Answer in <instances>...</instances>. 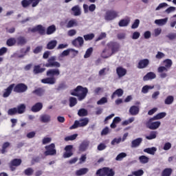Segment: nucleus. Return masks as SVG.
Segmentation results:
<instances>
[{"label": "nucleus", "instance_id": "f257e3e1", "mask_svg": "<svg viewBox=\"0 0 176 176\" xmlns=\"http://www.w3.org/2000/svg\"><path fill=\"white\" fill-rule=\"evenodd\" d=\"M163 65L160 66L157 69V72H159L160 78L162 79H164L165 78H167V73L168 72V69L171 68V66L173 65V60L171 59H166L163 61Z\"/></svg>", "mask_w": 176, "mask_h": 176}, {"label": "nucleus", "instance_id": "f03ea898", "mask_svg": "<svg viewBox=\"0 0 176 176\" xmlns=\"http://www.w3.org/2000/svg\"><path fill=\"white\" fill-rule=\"evenodd\" d=\"M87 93H89V89L86 87L84 88L82 86H78L74 90L70 91V94L72 96L78 97L79 101L85 100V98H86V96H87Z\"/></svg>", "mask_w": 176, "mask_h": 176}, {"label": "nucleus", "instance_id": "7ed1b4c3", "mask_svg": "<svg viewBox=\"0 0 176 176\" xmlns=\"http://www.w3.org/2000/svg\"><path fill=\"white\" fill-rule=\"evenodd\" d=\"M120 47L118 45H107L101 53V57L102 58H109L111 56L115 54V53L119 52Z\"/></svg>", "mask_w": 176, "mask_h": 176}, {"label": "nucleus", "instance_id": "20e7f679", "mask_svg": "<svg viewBox=\"0 0 176 176\" xmlns=\"http://www.w3.org/2000/svg\"><path fill=\"white\" fill-rule=\"evenodd\" d=\"M89 118H81L78 120H75L74 124L70 126V130L78 129V127H86L89 124Z\"/></svg>", "mask_w": 176, "mask_h": 176}, {"label": "nucleus", "instance_id": "39448f33", "mask_svg": "<svg viewBox=\"0 0 176 176\" xmlns=\"http://www.w3.org/2000/svg\"><path fill=\"white\" fill-rule=\"evenodd\" d=\"M39 2H42V0H22L21 5L24 9H27V8H30V6L36 8V6L39 5Z\"/></svg>", "mask_w": 176, "mask_h": 176}, {"label": "nucleus", "instance_id": "423d86ee", "mask_svg": "<svg viewBox=\"0 0 176 176\" xmlns=\"http://www.w3.org/2000/svg\"><path fill=\"white\" fill-rule=\"evenodd\" d=\"M153 120H157L153 119V117L150 118L146 122V127H147V129H149L150 130H157V129L160 127L162 122H160V121L153 122Z\"/></svg>", "mask_w": 176, "mask_h": 176}, {"label": "nucleus", "instance_id": "0eeeda50", "mask_svg": "<svg viewBox=\"0 0 176 176\" xmlns=\"http://www.w3.org/2000/svg\"><path fill=\"white\" fill-rule=\"evenodd\" d=\"M45 151L44 152L45 156H54L57 155V150H56V145L52 143L50 145L45 146Z\"/></svg>", "mask_w": 176, "mask_h": 176}, {"label": "nucleus", "instance_id": "6e6552de", "mask_svg": "<svg viewBox=\"0 0 176 176\" xmlns=\"http://www.w3.org/2000/svg\"><path fill=\"white\" fill-rule=\"evenodd\" d=\"M56 56H51L48 60H47V63L45 65L47 68H60L61 67V64L60 63L56 61Z\"/></svg>", "mask_w": 176, "mask_h": 176}, {"label": "nucleus", "instance_id": "1a4fd4ad", "mask_svg": "<svg viewBox=\"0 0 176 176\" xmlns=\"http://www.w3.org/2000/svg\"><path fill=\"white\" fill-rule=\"evenodd\" d=\"M116 17H118V12L113 10H110L106 12L104 20H106V21H111L112 20H115Z\"/></svg>", "mask_w": 176, "mask_h": 176}, {"label": "nucleus", "instance_id": "9d476101", "mask_svg": "<svg viewBox=\"0 0 176 176\" xmlns=\"http://www.w3.org/2000/svg\"><path fill=\"white\" fill-rule=\"evenodd\" d=\"M29 31H30V32H38L39 35H45V34H46L45 27H43L42 25H38L29 30Z\"/></svg>", "mask_w": 176, "mask_h": 176}, {"label": "nucleus", "instance_id": "9b49d317", "mask_svg": "<svg viewBox=\"0 0 176 176\" xmlns=\"http://www.w3.org/2000/svg\"><path fill=\"white\" fill-rule=\"evenodd\" d=\"M28 90V87L23 83H20L14 87V91L15 93H25Z\"/></svg>", "mask_w": 176, "mask_h": 176}, {"label": "nucleus", "instance_id": "f8f14e48", "mask_svg": "<svg viewBox=\"0 0 176 176\" xmlns=\"http://www.w3.org/2000/svg\"><path fill=\"white\" fill-rule=\"evenodd\" d=\"M73 148V145H67L65 147V152L63 154L64 159H68V157H71V156L74 155V153H72Z\"/></svg>", "mask_w": 176, "mask_h": 176}, {"label": "nucleus", "instance_id": "ddd939ff", "mask_svg": "<svg viewBox=\"0 0 176 176\" xmlns=\"http://www.w3.org/2000/svg\"><path fill=\"white\" fill-rule=\"evenodd\" d=\"M116 71L119 78H123V76H126L127 74V69L122 66L118 67Z\"/></svg>", "mask_w": 176, "mask_h": 176}, {"label": "nucleus", "instance_id": "4468645a", "mask_svg": "<svg viewBox=\"0 0 176 176\" xmlns=\"http://www.w3.org/2000/svg\"><path fill=\"white\" fill-rule=\"evenodd\" d=\"M90 145V142L89 140H84L80 144L78 149L80 152H86L89 148V146Z\"/></svg>", "mask_w": 176, "mask_h": 176}, {"label": "nucleus", "instance_id": "2eb2a0df", "mask_svg": "<svg viewBox=\"0 0 176 176\" xmlns=\"http://www.w3.org/2000/svg\"><path fill=\"white\" fill-rule=\"evenodd\" d=\"M69 53H73V56H76L78 54V51L74 50V49H67L66 50H64L60 55H59V59H60L63 57H65L69 54Z\"/></svg>", "mask_w": 176, "mask_h": 176}, {"label": "nucleus", "instance_id": "dca6fc26", "mask_svg": "<svg viewBox=\"0 0 176 176\" xmlns=\"http://www.w3.org/2000/svg\"><path fill=\"white\" fill-rule=\"evenodd\" d=\"M60 76V69H50L47 71V76L54 78V76Z\"/></svg>", "mask_w": 176, "mask_h": 176}, {"label": "nucleus", "instance_id": "f3484780", "mask_svg": "<svg viewBox=\"0 0 176 176\" xmlns=\"http://www.w3.org/2000/svg\"><path fill=\"white\" fill-rule=\"evenodd\" d=\"M39 119L41 123H50L52 122V116L49 114H42Z\"/></svg>", "mask_w": 176, "mask_h": 176}, {"label": "nucleus", "instance_id": "a211bd4d", "mask_svg": "<svg viewBox=\"0 0 176 176\" xmlns=\"http://www.w3.org/2000/svg\"><path fill=\"white\" fill-rule=\"evenodd\" d=\"M148 65H149V60L142 59L139 61L138 68H139V69H143V68H146Z\"/></svg>", "mask_w": 176, "mask_h": 176}, {"label": "nucleus", "instance_id": "6ab92c4d", "mask_svg": "<svg viewBox=\"0 0 176 176\" xmlns=\"http://www.w3.org/2000/svg\"><path fill=\"white\" fill-rule=\"evenodd\" d=\"M14 89V84L10 85L7 89H5V92L3 94L4 98H8L12 94V91Z\"/></svg>", "mask_w": 176, "mask_h": 176}, {"label": "nucleus", "instance_id": "aec40b11", "mask_svg": "<svg viewBox=\"0 0 176 176\" xmlns=\"http://www.w3.org/2000/svg\"><path fill=\"white\" fill-rule=\"evenodd\" d=\"M96 4H91L89 6L87 4H83L84 13L94 12L96 10Z\"/></svg>", "mask_w": 176, "mask_h": 176}, {"label": "nucleus", "instance_id": "412c9836", "mask_svg": "<svg viewBox=\"0 0 176 176\" xmlns=\"http://www.w3.org/2000/svg\"><path fill=\"white\" fill-rule=\"evenodd\" d=\"M56 78L54 77H48L41 80V82L45 85H54L56 83Z\"/></svg>", "mask_w": 176, "mask_h": 176}, {"label": "nucleus", "instance_id": "4be33fe9", "mask_svg": "<svg viewBox=\"0 0 176 176\" xmlns=\"http://www.w3.org/2000/svg\"><path fill=\"white\" fill-rule=\"evenodd\" d=\"M142 142V138H136L131 142V148H138V146H140V145H141Z\"/></svg>", "mask_w": 176, "mask_h": 176}, {"label": "nucleus", "instance_id": "5701e85b", "mask_svg": "<svg viewBox=\"0 0 176 176\" xmlns=\"http://www.w3.org/2000/svg\"><path fill=\"white\" fill-rule=\"evenodd\" d=\"M129 113L132 115V116H135L140 113V107L137 106H132L129 109Z\"/></svg>", "mask_w": 176, "mask_h": 176}, {"label": "nucleus", "instance_id": "b1692460", "mask_svg": "<svg viewBox=\"0 0 176 176\" xmlns=\"http://www.w3.org/2000/svg\"><path fill=\"white\" fill-rule=\"evenodd\" d=\"M42 108H43V104L41 102H37L32 107V111L39 112Z\"/></svg>", "mask_w": 176, "mask_h": 176}, {"label": "nucleus", "instance_id": "393cba45", "mask_svg": "<svg viewBox=\"0 0 176 176\" xmlns=\"http://www.w3.org/2000/svg\"><path fill=\"white\" fill-rule=\"evenodd\" d=\"M156 78V74L152 72H150L146 74L143 78V80L146 81Z\"/></svg>", "mask_w": 176, "mask_h": 176}, {"label": "nucleus", "instance_id": "a878e982", "mask_svg": "<svg viewBox=\"0 0 176 176\" xmlns=\"http://www.w3.org/2000/svg\"><path fill=\"white\" fill-rule=\"evenodd\" d=\"M123 89H116L113 94L111 95V100H113V98H115V97H122V96H123Z\"/></svg>", "mask_w": 176, "mask_h": 176}, {"label": "nucleus", "instance_id": "bb28decb", "mask_svg": "<svg viewBox=\"0 0 176 176\" xmlns=\"http://www.w3.org/2000/svg\"><path fill=\"white\" fill-rule=\"evenodd\" d=\"M87 173H89V168H82L76 171V175L82 176L85 175V174H87Z\"/></svg>", "mask_w": 176, "mask_h": 176}, {"label": "nucleus", "instance_id": "cd10ccee", "mask_svg": "<svg viewBox=\"0 0 176 176\" xmlns=\"http://www.w3.org/2000/svg\"><path fill=\"white\" fill-rule=\"evenodd\" d=\"M167 21H168V18H165V19H156L155 21V23L157 25H166V24H167Z\"/></svg>", "mask_w": 176, "mask_h": 176}, {"label": "nucleus", "instance_id": "c85d7f7f", "mask_svg": "<svg viewBox=\"0 0 176 176\" xmlns=\"http://www.w3.org/2000/svg\"><path fill=\"white\" fill-rule=\"evenodd\" d=\"M56 28L55 25H52L49 26L47 28V31H46L47 35H52V34H54V32H56Z\"/></svg>", "mask_w": 176, "mask_h": 176}, {"label": "nucleus", "instance_id": "c756f323", "mask_svg": "<svg viewBox=\"0 0 176 176\" xmlns=\"http://www.w3.org/2000/svg\"><path fill=\"white\" fill-rule=\"evenodd\" d=\"M129 24H130V19H121L118 23L119 27H127Z\"/></svg>", "mask_w": 176, "mask_h": 176}, {"label": "nucleus", "instance_id": "7c9ffc66", "mask_svg": "<svg viewBox=\"0 0 176 176\" xmlns=\"http://www.w3.org/2000/svg\"><path fill=\"white\" fill-rule=\"evenodd\" d=\"M33 94H36L38 97H42L45 94V90L42 88H38L32 91Z\"/></svg>", "mask_w": 176, "mask_h": 176}, {"label": "nucleus", "instance_id": "2f4dec72", "mask_svg": "<svg viewBox=\"0 0 176 176\" xmlns=\"http://www.w3.org/2000/svg\"><path fill=\"white\" fill-rule=\"evenodd\" d=\"M78 115L80 118H83L85 116H87V115H89V112L87 111V109H80L78 111Z\"/></svg>", "mask_w": 176, "mask_h": 176}, {"label": "nucleus", "instance_id": "473e14b6", "mask_svg": "<svg viewBox=\"0 0 176 176\" xmlns=\"http://www.w3.org/2000/svg\"><path fill=\"white\" fill-rule=\"evenodd\" d=\"M78 45H83L85 43L83 37L78 36L72 41V45H78Z\"/></svg>", "mask_w": 176, "mask_h": 176}, {"label": "nucleus", "instance_id": "72a5a7b5", "mask_svg": "<svg viewBox=\"0 0 176 176\" xmlns=\"http://www.w3.org/2000/svg\"><path fill=\"white\" fill-rule=\"evenodd\" d=\"M139 162L141 164H146V163L149 162V157L145 155H141L139 157Z\"/></svg>", "mask_w": 176, "mask_h": 176}, {"label": "nucleus", "instance_id": "f704fd0d", "mask_svg": "<svg viewBox=\"0 0 176 176\" xmlns=\"http://www.w3.org/2000/svg\"><path fill=\"white\" fill-rule=\"evenodd\" d=\"M167 116V113L166 112H162L157 113L156 116H155L153 118L154 120H160V119H163L164 118H166Z\"/></svg>", "mask_w": 176, "mask_h": 176}, {"label": "nucleus", "instance_id": "c9c22d12", "mask_svg": "<svg viewBox=\"0 0 176 176\" xmlns=\"http://www.w3.org/2000/svg\"><path fill=\"white\" fill-rule=\"evenodd\" d=\"M157 151L156 147L147 148L144 149V152L148 153V155H155V153Z\"/></svg>", "mask_w": 176, "mask_h": 176}, {"label": "nucleus", "instance_id": "e433bc0d", "mask_svg": "<svg viewBox=\"0 0 176 176\" xmlns=\"http://www.w3.org/2000/svg\"><path fill=\"white\" fill-rule=\"evenodd\" d=\"M45 68H41L39 65H36L34 67V74H42V72H45Z\"/></svg>", "mask_w": 176, "mask_h": 176}, {"label": "nucleus", "instance_id": "4c0bfd02", "mask_svg": "<svg viewBox=\"0 0 176 176\" xmlns=\"http://www.w3.org/2000/svg\"><path fill=\"white\" fill-rule=\"evenodd\" d=\"M21 164V159H14L11 161L10 166H14L15 167H17Z\"/></svg>", "mask_w": 176, "mask_h": 176}, {"label": "nucleus", "instance_id": "58836bf2", "mask_svg": "<svg viewBox=\"0 0 176 176\" xmlns=\"http://www.w3.org/2000/svg\"><path fill=\"white\" fill-rule=\"evenodd\" d=\"M156 137H157V132L153 131L150 133L149 135L146 136V139L149 140H155Z\"/></svg>", "mask_w": 176, "mask_h": 176}, {"label": "nucleus", "instance_id": "ea45409f", "mask_svg": "<svg viewBox=\"0 0 176 176\" xmlns=\"http://www.w3.org/2000/svg\"><path fill=\"white\" fill-rule=\"evenodd\" d=\"M106 173H107V168H102L100 169H98L96 171V175L97 176H106Z\"/></svg>", "mask_w": 176, "mask_h": 176}, {"label": "nucleus", "instance_id": "a19ab883", "mask_svg": "<svg viewBox=\"0 0 176 176\" xmlns=\"http://www.w3.org/2000/svg\"><path fill=\"white\" fill-rule=\"evenodd\" d=\"M72 12L74 13V16H80V8L79 6H75L72 8Z\"/></svg>", "mask_w": 176, "mask_h": 176}, {"label": "nucleus", "instance_id": "79ce46f5", "mask_svg": "<svg viewBox=\"0 0 176 176\" xmlns=\"http://www.w3.org/2000/svg\"><path fill=\"white\" fill-rule=\"evenodd\" d=\"M173 102H174V96H168L164 100L166 105H171Z\"/></svg>", "mask_w": 176, "mask_h": 176}, {"label": "nucleus", "instance_id": "37998d69", "mask_svg": "<svg viewBox=\"0 0 176 176\" xmlns=\"http://www.w3.org/2000/svg\"><path fill=\"white\" fill-rule=\"evenodd\" d=\"M16 109H17L18 113H19V114L24 113V112L25 111V104H21L19 105L17 107Z\"/></svg>", "mask_w": 176, "mask_h": 176}, {"label": "nucleus", "instance_id": "c03bdc74", "mask_svg": "<svg viewBox=\"0 0 176 176\" xmlns=\"http://www.w3.org/2000/svg\"><path fill=\"white\" fill-rule=\"evenodd\" d=\"M155 87L154 86H149V85H145L142 89V93L144 94H146L149 90H152Z\"/></svg>", "mask_w": 176, "mask_h": 176}, {"label": "nucleus", "instance_id": "a18cd8bd", "mask_svg": "<svg viewBox=\"0 0 176 176\" xmlns=\"http://www.w3.org/2000/svg\"><path fill=\"white\" fill-rule=\"evenodd\" d=\"M76 25H78L75 19H72L67 23L66 27L67 28H72V27H75Z\"/></svg>", "mask_w": 176, "mask_h": 176}, {"label": "nucleus", "instance_id": "49530a36", "mask_svg": "<svg viewBox=\"0 0 176 176\" xmlns=\"http://www.w3.org/2000/svg\"><path fill=\"white\" fill-rule=\"evenodd\" d=\"M126 156L127 154L126 153H121L117 155L116 160H117V162H122V160H123V159H124V157Z\"/></svg>", "mask_w": 176, "mask_h": 176}, {"label": "nucleus", "instance_id": "de8ad7c7", "mask_svg": "<svg viewBox=\"0 0 176 176\" xmlns=\"http://www.w3.org/2000/svg\"><path fill=\"white\" fill-rule=\"evenodd\" d=\"M18 45H25L27 39L24 36H19L17 38Z\"/></svg>", "mask_w": 176, "mask_h": 176}, {"label": "nucleus", "instance_id": "09e8293b", "mask_svg": "<svg viewBox=\"0 0 176 176\" xmlns=\"http://www.w3.org/2000/svg\"><path fill=\"white\" fill-rule=\"evenodd\" d=\"M171 173H173V169L170 168H165L162 172V176H170Z\"/></svg>", "mask_w": 176, "mask_h": 176}, {"label": "nucleus", "instance_id": "8fccbe9b", "mask_svg": "<svg viewBox=\"0 0 176 176\" xmlns=\"http://www.w3.org/2000/svg\"><path fill=\"white\" fill-rule=\"evenodd\" d=\"M78 104V100L76 98L70 97L69 98V107L72 108V107H75Z\"/></svg>", "mask_w": 176, "mask_h": 176}, {"label": "nucleus", "instance_id": "3c124183", "mask_svg": "<svg viewBox=\"0 0 176 176\" xmlns=\"http://www.w3.org/2000/svg\"><path fill=\"white\" fill-rule=\"evenodd\" d=\"M108 102V98L107 97H102L98 102V105H104V104H107Z\"/></svg>", "mask_w": 176, "mask_h": 176}, {"label": "nucleus", "instance_id": "603ef678", "mask_svg": "<svg viewBox=\"0 0 176 176\" xmlns=\"http://www.w3.org/2000/svg\"><path fill=\"white\" fill-rule=\"evenodd\" d=\"M93 53V47H89L87 50L85 54L84 55V58H89Z\"/></svg>", "mask_w": 176, "mask_h": 176}, {"label": "nucleus", "instance_id": "864d4df0", "mask_svg": "<svg viewBox=\"0 0 176 176\" xmlns=\"http://www.w3.org/2000/svg\"><path fill=\"white\" fill-rule=\"evenodd\" d=\"M16 113H18L17 108H16V107L10 109L8 111V115H9L10 116H13V115H16Z\"/></svg>", "mask_w": 176, "mask_h": 176}, {"label": "nucleus", "instance_id": "5fc2aeb1", "mask_svg": "<svg viewBox=\"0 0 176 176\" xmlns=\"http://www.w3.org/2000/svg\"><path fill=\"white\" fill-rule=\"evenodd\" d=\"M78 137V134L75 133L74 135L67 136L65 138V141H74V140H76V138Z\"/></svg>", "mask_w": 176, "mask_h": 176}, {"label": "nucleus", "instance_id": "6e6d98bb", "mask_svg": "<svg viewBox=\"0 0 176 176\" xmlns=\"http://www.w3.org/2000/svg\"><path fill=\"white\" fill-rule=\"evenodd\" d=\"M108 71H109V67H104V68L100 69L98 73L99 76H104L107 75V74L105 72H108Z\"/></svg>", "mask_w": 176, "mask_h": 176}, {"label": "nucleus", "instance_id": "4d7b16f0", "mask_svg": "<svg viewBox=\"0 0 176 176\" xmlns=\"http://www.w3.org/2000/svg\"><path fill=\"white\" fill-rule=\"evenodd\" d=\"M30 50L31 48L30 47H28L26 49H22L21 52L23 53V54L19 55V57L21 58V57H24L28 53V52H30Z\"/></svg>", "mask_w": 176, "mask_h": 176}, {"label": "nucleus", "instance_id": "13d9d810", "mask_svg": "<svg viewBox=\"0 0 176 176\" xmlns=\"http://www.w3.org/2000/svg\"><path fill=\"white\" fill-rule=\"evenodd\" d=\"M84 39L85 41H91L94 39V34L91 33L89 34L84 35Z\"/></svg>", "mask_w": 176, "mask_h": 176}, {"label": "nucleus", "instance_id": "bf43d9fd", "mask_svg": "<svg viewBox=\"0 0 176 176\" xmlns=\"http://www.w3.org/2000/svg\"><path fill=\"white\" fill-rule=\"evenodd\" d=\"M135 118L134 117H131L128 120H126L125 121L122 122V126H127V124H130L131 123H133L134 122Z\"/></svg>", "mask_w": 176, "mask_h": 176}, {"label": "nucleus", "instance_id": "052dcab7", "mask_svg": "<svg viewBox=\"0 0 176 176\" xmlns=\"http://www.w3.org/2000/svg\"><path fill=\"white\" fill-rule=\"evenodd\" d=\"M122 142V138H114L111 142V145H117L118 144H120Z\"/></svg>", "mask_w": 176, "mask_h": 176}, {"label": "nucleus", "instance_id": "680f3d73", "mask_svg": "<svg viewBox=\"0 0 176 176\" xmlns=\"http://www.w3.org/2000/svg\"><path fill=\"white\" fill-rule=\"evenodd\" d=\"M115 175V171L113 170L106 168V176H114Z\"/></svg>", "mask_w": 176, "mask_h": 176}, {"label": "nucleus", "instance_id": "e2e57ef3", "mask_svg": "<svg viewBox=\"0 0 176 176\" xmlns=\"http://www.w3.org/2000/svg\"><path fill=\"white\" fill-rule=\"evenodd\" d=\"M132 174H133L135 176H142L144 175V170L140 169L138 170L132 171Z\"/></svg>", "mask_w": 176, "mask_h": 176}, {"label": "nucleus", "instance_id": "0e129e2a", "mask_svg": "<svg viewBox=\"0 0 176 176\" xmlns=\"http://www.w3.org/2000/svg\"><path fill=\"white\" fill-rule=\"evenodd\" d=\"M17 40L14 38H10L7 40L6 45H16Z\"/></svg>", "mask_w": 176, "mask_h": 176}, {"label": "nucleus", "instance_id": "69168bd1", "mask_svg": "<svg viewBox=\"0 0 176 176\" xmlns=\"http://www.w3.org/2000/svg\"><path fill=\"white\" fill-rule=\"evenodd\" d=\"M24 173L25 175L31 176L34 174V170L32 169V168H28L25 170Z\"/></svg>", "mask_w": 176, "mask_h": 176}, {"label": "nucleus", "instance_id": "338daca9", "mask_svg": "<svg viewBox=\"0 0 176 176\" xmlns=\"http://www.w3.org/2000/svg\"><path fill=\"white\" fill-rule=\"evenodd\" d=\"M139 26H140V19H135L131 25V28L132 30H135V28H138Z\"/></svg>", "mask_w": 176, "mask_h": 176}, {"label": "nucleus", "instance_id": "774afa93", "mask_svg": "<svg viewBox=\"0 0 176 176\" xmlns=\"http://www.w3.org/2000/svg\"><path fill=\"white\" fill-rule=\"evenodd\" d=\"M164 151H170L171 149V143L166 142L164 144L163 147Z\"/></svg>", "mask_w": 176, "mask_h": 176}]
</instances>
